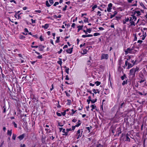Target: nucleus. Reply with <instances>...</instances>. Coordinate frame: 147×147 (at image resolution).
I'll return each mask as SVG.
<instances>
[{
  "label": "nucleus",
  "mask_w": 147,
  "mask_h": 147,
  "mask_svg": "<svg viewBox=\"0 0 147 147\" xmlns=\"http://www.w3.org/2000/svg\"><path fill=\"white\" fill-rule=\"evenodd\" d=\"M139 68V67H136V68H133L130 70L129 75L131 79L134 78L135 76V74L136 72H138Z\"/></svg>",
  "instance_id": "obj_1"
},
{
  "label": "nucleus",
  "mask_w": 147,
  "mask_h": 147,
  "mask_svg": "<svg viewBox=\"0 0 147 147\" xmlns=\"http://www.w3.org/2000/svg\"><path fill=\"white\" fill-rule=\"evenodd\" d=\"M129 57V58L127 59L125 61V65L123 66L124 68H125V67H126L128 65L127 68L129 69L130 68L134 66V64H132L128 62L129 61H130V57Z\"/></svg>",
  "instance_id": "obj_2"
},
{
  "label": "nucleus",
  "mask_w": 147,
  "mask_h": 147,
  "mask_svg": "<svg viewBox=\"0 0 147 147\" xmlns=\"http://www.w3.org/2000/svg\"><path fill=\"white\" fill-rule=\"evenodd\" d=\"M83 132L82 129H81V130L79 129L77 131L75 135V136L77 137V139H78L81 137Z\"/></svg>",
  "instance_id": "obj_3"
},
{
  "label": "nucleus",
  "mask_w": 147,
  "mask_h": 147,
  "mask_svg": "<svg viewBox=\"0 0 147 147\" xmlns=\"http://www.w3.org/2000/svg\"><path fill=\"white\" fill-rule=\"evenodd\" d=\"M139 77L140 80V81H139L140 83H142L145 81V79L144 78V75L142 73L139 75Z\"/></svg>",
  "instance_id": "obj_4"
},
{
  "label": "nucleus",
  "mask_w": 147,
  "mask_h": 147,
  "mask_svg": "<svg viewBox=\"0 0 147 147\" xmlns=\"http://www.w3.org/2000/svg\"><path fill=\"white\" fill-rule=\"evenodd\" d=\"M108 58L109 55L108 54L102 53L101 54L100 57V59L102 60L105 59L107 60L108 59Z\"/></svg>",
  "instance_id": "obj_5"
},
{
  "label": "nucleus",
  "mask_w": 147,
  "mask_h": 147,
  "mask_svg": "<svg viewBox=\"0 0 147 147\" xmlns=\"http://www.w3.org/2000/svg\"><path fill=\"white\" fill-rule=\"evenodd\" d=\"M125 103L124 102H123L121 103V104L120 105V106H119V107L118 109V111H117L116 112V115L119 114V112H118V111H120V109L122 108L123 107V106H125Z\"/></svg>",
  "instance_id": "obj_6"
},
{
  "label": "nucleus",
  "mask_w": 147,
  "mask_h": 147,
  "mask_svg": "<svg viewBox=\"0 0 147 147\" xmlns=\"http://www.w3.org/2000/svg\"><path fill=\"white\" fill-rule=\"evenodd\" d=\"M112 5H113L111 3H110L108 4V7L107 8V10L108 12H110L111 11V10L112 9Z\"/></svg>",
  "instance_id": "obj_7"
},
{
  "label": "nucleus",
  "mask_w": 147,
  "mask_h": 147,
  "mask_svg": "<svg viewBox=\"0 0 147 147\" xmlns=\"http://www.w3.org/2000/svg\"><path fill=\"white\" fill-rule=\"evenodd\" d=\"M116 128V126L113 125H112L110 127V131L112 132L113 134L115 132Z\"/></svg>",
  "instance_id": "obj_8"
},
{
  "label": "nucleus",
  "mask_w": 147,
  "mask_h": 147,
  "mask_svg": "<svg viewBox=\"0 0 147 147\" xmlns=\"http://www.w3.org/2000/svg\"><path fill=\"white\" fill-rule=\"evenodd\" d=\"M132 49L130 48H128L125 51V52L126 54L128 53H131Z\"/></svg>",
  "instance_id": "obj_9"
},
{
  "label": "nucleus",
  "mask_w": 147,
  "mask_h": 147,
  "mask_svg": "<svg viewBox=\"0 0 147 147\" xmlns=\"http://www.w3.org/2000/svg\"><path fill=\"white\" fill-rule=\"evenodd\" d=\"M129 21L130 22V26H135V22H133V20H132V17H129Z\"/></svg>",
  "instance_id": "obj_10"
},
{
  "label": "nucleus",
  "mask_w": 147,
  "mask_h": 147,
  "mask_svg": "<svg viewBox=\"0 0 147 147\" xmlns=\"http://www.w3.org/2000/svg\"><path fill=\"white\" fill-rule=\"evenodd\" d=\"M45 47L42 45H39L38 50L40 51H43L44 48Z\"/></svg>",
  "instance_id": "obj_11"
},
{
  "label": "nucleus",
  "mask_w": 147,
  "mask_h": 147,
  "mask_svg": "<svg viewBox=\"0 0 147 147\" xmlns=\"http://www.w3.org/2000/svg\"><path fill=\"white\" fill-rule=\"evenodd\" d=\"M121 133V128L120 127L118 128L117 129L116 131V135H117L119 136L120 134Z\"/></svg>",
  "instance_id": "obj_12"
},
{
  "label": "nucleus",
  "mask_w": 147,
  "mask_h": 147,
  "mask_svg": "<svg viewBox=\"0 0 147 147\" xmlns=\"http://www.w3.org/2000/svg\"><path fill=\"white\" fill-rule=\"evenodd\" d=\"M73 49V47L71 48L67 49L66 50V51L67 53L70 54H71L72 52Z\"/></svg>",
  "instance_id": "obj_13"
},
{
  "label": "nucleus",
  "mask_w": 147,
  "mask_h": 147,
  "mask_svg": "<svg viewBox=\"0 0 147 147\" xmlns=\"http://www.w3.org/2000/svg\"><path fill=\"white\" fill-rule=\"evenodd\" d=\"M66 133L65 134H63V135L65 136H68V132L69 131H71V128H67L66 129Z\"/></svg>",
  "instance_id": "obj_14"
},
{
  "label": "nucleus",
  "mask_w": 147,
  "mask_h": 147,
  "mask_svg": "<svg viewBox=\"0 0 147 147\" xmlns=\"http://www.w3.org/2000/svg\"><path fill=\"white\" fill-rule=\"evenodd\" d=\"M130 81H131L130 80H129L128 81V82H130V83H129V85H131V82H130ZM128 82V80L127 79V80L125 81V80L123 81V82L122 83V85H123V86H124V85L125 84H127V83Z\"/></svg>",
  "instance_id": "obj_15"
},
{
  "label": "nucleus",
  "mask_w": 147,
  "mask_h": 147,
  "mask_svg": "<svg viewBox=\"0 0 147 147\" xmlns=\"http://www.w3.org/2000/svg\"><path fill=\"white\" fill-rule=\"evenodd\" d=\"M25 136V134H23L21 135H20L18 137V138L21 140H22L24 137Z\"/></svg>",
  "instance_id": "obj_16"
},
{
  "label": "nucleus",
  "mask_w": 147,
  "mask_h": 147,
  "mask_svg": "<svg viewBox=\"0 0 147 147\" xmlns=\"http://www.w3.org/2000/svg\"><path fill=\"white\" fill-rule=\"evenodd\" d=\"M119 65V67H120L121 66V65L123 64V62L121 58H120L118 61Z\"/></svg>",
  "instance_id": "obj_17"
},
{
  "label": "nucleus",
  "mask_w": 147,
  "mask_h": 147,
  "mask_svg": "<svg viewBox=\"0 0 147 147\" xmlns=\"http://www.w3.org/2000/svg\"><path fill=\"white\" fill-rule=\"evenodd\" d=\"M83 27V25H81V26H77V28H78V30H77V32H79V31L82 29Z\"/></svg>",
  "instance_id": "obj_18"
},
{
  "label": "nucleus",
  "mask_w": 147,
  "mask_h": 147,
  "mask_svg": "<svg viewBox=\"0 0 147 147\" xmlns=\"http://www.w3.org/2000/svg\"><path fill=\"white\" fill-rule=\"evenodd\" d=\"M92 90L95 94H96L97 93H98V94L100 93V91L98 89H93Z\"/></svg>",
  "instance_id": "obj_19"
},
{
  "label": "nucleus",
  "mask_w": 147,
  "mask_h": 147,
  "mask_svg": "<svg viewBox=\"0 0 147 147\" xmlns=\"http://www.w3.org/2000/svg\"><path fill=\"white\" fill-rule=\"evenodd\" d=\"M63 67L65 68V72L67 74H69V68L66 67L65 66Z\"/></svg>",
  "instance_id": "obj_20"
},
{
  "label": "nucleus",
  "mask_w": 147,
  "mask_h": 147,
  "mask_svg": "<svg viewBox=\"0 0 147 147\" xmlns=\"http://www.w3.org/2000/svg\"><path fill=\"white\" fill-rule=\"evenodd\" d=\"M49 24H45L44 26H42V27L45 29H47L49 27Z\"/></svg>",
  "instance_id": "obj_21"
},
{
  "label": "nucleus",
  "mask_w": 147,
  "mask_h": 147,
  "mask_svg": "<svg viewBox=\"0 0 147 147\" xmlns=\"http://www.w3.org/2000/svg\"><path fill=\"white\" fill-rule=\"evenodd\" d=\"M129 18H125L123 20V24H125L126 23V22L129 21Z\"/></svg>",
  "instance_id": "obj_22"
},
{
  "label": "nucleus",
  "mask_w": 147,
  "mask_h": 147,
  "mask_svg": "<svg viewBox=\"0 0 147 147\" xmlns=\"http://www.w3.org/2000/svg\"><path fill=\"white\" fill-rule=\"evenodd\" d=\"M136 10V9H135V10H133L131 12V13L132 14L131 15V16H135L136 14V11L135 10Z\"/></svg>",
  "instance_id": "obj_23"
},
{
  "label": "nucleus",
  "mask_w": 147,
  "mask_h": 147,
  "mask_svg": "<svg viewBox=\"0 0 147 147\" xmlns=\"http://www.w3.org/2000/svg\"><path fill=\"white\" fill-rule=\"evenodd\" d=\"M59 61H57V63L59 64L60 66H61L62 62V59L60 58H59Z\"/></svg>",
  "instance_id": "obj_24"
},
{
  "label": "nucleus",
  "mask_w": 147,
  "mask_h": 147,
  "mask_svg": "<svg viewBox=\"0 0 147 147\" xmlns=\"http://www.w3.org/2000/svg\"><path fill=\"white\" fill-rule=\"evenodd\" d=\"M126 140H125V141L129 142L130 141V139L129 137V135L128 134H127L126 135Z\"/></svg>",
  "instance_id": "obj_25"
},
{
  "label": "nucleus",
  "mask_w": 147,
  "mask_h": 147,
  "mask_svg": "<svg viewBox=\"0 0 147 147\" xmlns=\"http://www.w3.org/2000/svg\"><path fill=\"white\" fill-rule=\"evenodd\" d=\"M146 32H145L144 34L142 36H141V37H142V40H144L146 37Z\"/></svg>",
  "instance_id": "obj_26"
},
{
  "label": "nucleus",
  "mask_w": 147,
  "mask_h": 147,
  "mask_svg": "<svg viewBox=\"0 0 147 147\" xmlns=\"http://www.w3.org/2000/svg\"><path fill=\"white\" fill-rule=\"evenodd\" d=\"M119 115H122V116L121 117H125L127 115V114H126V113H121V112H119Z\"/></svg>",
  "instance_id": "obj_27"
},
{
  "label": "nucleus",
  "mask_w": 147,
  "mask_h": 147,
  "mask_svg": "<svg viewBox=\"0 0 147 147\" xmlns=\"http://www.w3.org/2000/svg\"><path fill=\"white\" fill-rule=\"evenodd\" d=\"M12 134V129L10 130H8L7 132V134L9 136H11Z\"/></svg>",
  "instance_id": "obj_28"
},
{
  "label": "nucleus",
  "mask_w": 147,
  "mask_h": 147,
  "mask_svg": "<svg viewBox=\"0 0 147 147\" xmlns=\"http://www.w3.org/2000/svg\"><path fill=\"white\" fill-rule=\"evenodd\" d=\"M46 5L48 7H49L51 6V5L49 3L48 0L46 1Z\"/></svg>",
  "instance_id": "obj_29"
},
{
  "label": "nucleus",
  "mask_w": 147,
  "mask_h": 147,
  "mask_svg": "<svg viewBox=\"0 0 147 147\" xmlns=\"http://www.w3.org/2000/svg\"><path fill=\"white\" fill-rule=\"evenodd\" d=\"M90 107H92L91 111H93V109L96 108V106L95 105H92Z\"/></svg>",
  "instance_id": "obj_30"
},
{
  "label": "nucleus",
  "mask_w": 147,
  "mask_h": 147,
  "mask_svg": "<svg viewBox=\"0 0 147 147\" xmlns=\"http://www.w3.org/2000/svg\"><path fill=\"white\" fill-rule=\"evenodd\" d=\"M132 16V20H133V22L136 21L137 20V18L135 16Z\"/></svg>",
  "instance_id": "obj_31"
},
{
  "label": "nucleus",
  "mask_w": 147,
  "mask_h": 147,
  "mask_svg": "<svg viewBox=\"0 0 147 147\" xmlns=\"http://www.w3.org/2000/svg\"><path fill=\"white\" fill-rule=\"evenodd\" d=\"M121 95V92L120 91H119L118 93L117 96V99L118 100H119L120 97Z\"/></svg>",
  "instance_id": "obj_32"
},
{
  "label": "nucleus",
  "mask_w": 147,
  "mask_h": 147,
  "mask_svg": "<svg viewBox=\"0 0 147 147\" xmlns=\"http://www.w3.org/2000/svg\"><path fill=\"white\" fill-rule=\"evenodd\" d=\"M94 84L96 85V86H98L100 84L101 82L99 81H97L95 82Z\"/></svg>",
  "instance_id": "obj_33"
},
{
  "label": "nucleus",
  "mask_w": 147,
  "mask_h": 147,
  "mask_svg": "<svg viewBox=\"0 0 147 147\" xmlns=\"http://www.w3.org/2000/svg\"><path fill=\"white\" fill-rule=\"evenodd\" d=\"M67 105H69L71 104V101L70 100L68 99L67 100Z\"/></svg>",
  "instance_id": "obj_34"
},
{
  "label": "nucleus",
  "mask_w": 147,
  "mask_h": 147,
  "mask_svg": "<svg viewBox=\"0 0 147 147\" xmlns=\"http://www.w3.org/2000/svg\"><path fill=\"white\" fill-rule=\"evenodd\" d=\"M3 113H5L6 111V107L5 105L3 107Z\"/></svg>",
  "instance_id": "obj_35"
},
{
  "label": "nucleus",
  "mask_w": 147,
  "mask_h": 147,
  "mask_svg": "<svg viewBox=\"0 0 147 147\" xmlns=\"http://www.w3.org/2000/svg\"><path fill=\"white\" fill-rule=\"evenodd\" d=\"M84 18H85V19L84 20V21L85 23H86V22L88 23L89 22L88 21V18H87L85 17H84Z\"/></svg>",
  "instance_id": "obj_36"
},
{
  "label": "nucleus",
  "mask_w": 147,
  "mask_h": 147,
  "mask_svg": "<svg viewBox=\"0 0 147 147\" xmlns=\"http://www.w3.org/2000/svg\"><path fill=\"white\" fill-rule=\"evenodd\" d=\"M71 110L72 111V113H71V115L73 116L74 114L76 112L77 110L74 111L73 109H72V110Z\"/></svg>",
  "instance_id": "obj_37"
},
{
  "label": "nucleus",
  "mask_w": 147,
  "mask_h": 147,
  "mask_svg": "<svg viewBox=\"0 0 147 147\" xmlns=\"http://www.w3.org/2000/svg\"><path fill=\"white\" fill-rule=\"evenodd\" d=\"M60 37L58 36L57 37V40L55 41V42L56 43H58L60 42L59 40Z\"/></svg>",
  "instance_id": "obj_38"
},
{
  "label": "nucleus",
  "mask_w": 147,
  "mask_h": 147,
  "mask_svg": "<svg viewBox=\"0 0 147 147\" xmlns=\"http://www.w3.org/2000/svg\"><path fill=\"white\" fill-rule=\"evenodd\" d=\"M41 141L42 143L44 144L45 143V138L42 137L41 138Z\"/></svg>",
  "instance_id": "obj_39"
},
{
  "label": "nucleus",
  "mask_w": 147,
  "mask_h": 147,
  "mask_svg": "<svg viewBox=\"0 0 147 147\" xmlns=\"http://www.w3.org/2000/svg\"><path fill=\"white\" fill-rule=\"evenodd\" d=\"M92 30L90 28H87L86 29V31L87 33L88 32L89 33H90L91 32Z\"/></svg>",
  "instance_id": "obj_40"
},
{
  "label": "nucleus",
  "mask_w": 147,
  "mask_h": 147,
  "mask_svg": "<svg viewBox=\"0 0 147 147\" xmlns=\"http://www.w3.org/2000/svg\"><path fill=\"white\" fill-rule=\"evenodd\" d=\"M25 38V37L22 35H20L19 36V38L20 39H24Z\"/></svg>",
  "instance_id": "obj_41"
},
{
  "label": "nucleus",
  "mask_w": 147,
  "mask_h": 147,
  "mask_svg": "<svg viewBox=\"0 0 147 147\" xmlns=\"http://www.w3.org/2000/svg\"><path fill=\"white\" fill-rule=\"evenodd\" d=\"M136 12L137 16H139L141 15V13L140 11H136Z\"/></svg>",
  "instance_id": "obj_42"
},
{
  "label": "nucleus",
  "mask_w": 147,
  "mask_h": 147,
  "mask_svg": "<svg viewBox=\"0 0 147 147\" xmlns=\"http://www.w3.org/2000/svg\"><path fill=\"white\" fill-rule=\"evenodd\" d=\"M17 92L20 93L21 91V88L20 87L17 88Z\"/></svg>",
  "instance_id": "obj_43"
},
{
  "label": "nucleus",
  "mask_w": 147,
  "mask_h": 147,
  "mask_svg": "<svg viewBox=\"0 0 147 147\" xmlns=\"http://www.w3.org/2000/svg\"><path fill=\"white\" fill-rule=\"evenodd\" d=\"M31 98H32V100H36V97L33 94H32V95H31L30 96Z\"/></svg>",
  "instance_id": "obj_44"
},
{
  "label": "nucleus",
  "mask_w": 147,
  "mask_h": 147,
  "mask_svg": "<svg viewBox=\"0 0 147 147\" xmlns=\"http://www.w3.org/2000/svg\"><path fill=\"white\" fill-rule=\"evenodd\" d=\"M67 6V5H65L64 7L63 8L62 10L63 11H65L66 10Z\"/></svg>",
  "instance_id": "obj_45"
},
{
  "label": "nucleus",
  "mask_w": 147,
  "mask_h": 147,
  "mask_svg": "<svg viewBox=\"0 0 147 147\" xmlns=\"http://www.w3.org/2000/svg\"><path fill=\"white\" fill-rule=\"evenodd\" d=\"M136 61V59L135 61H134V60H132L131 59V62L132 63V64H134V66L135 65V63Z\"/></svg>",
  "instance_id": "obj_46"
},
{
  "label": "nucleus",
  "mask_w": 147,
  "mask_h": 147,
  "mask_svg": "<svg viewBox=\"0 0 147 147\" xmlns=\"http://www.w3.org/2000/svg\"><path fill=\"white\" fill-rule=\"evenodd\" d=\"M127 78V77H126V75L125 74H124L123 75V76H122L121 77V79L122 80H123L125 78Z\"/></svg>",
  "instance_id": "obj_47"
},
{
  "label": "nucleus",
  "mask_w": 147,
  "mask_h": 147,
  "mask_svg": "<svg viewBox=\"0 0 147 147\" xmlns=\"http://www.w3.org/2000/svg\"><path fill=\"white\" fill-rule=\"evenodd\" d=\"M16 135L14 134H13L12 136V139L13 140H15L16 139Z\"/></svg>",
  "instance_id": "obj_48"
},
{
  "label": "nucleus",
  "mask_w": 147,
  "mask_h": 147,
  "mask_svg": "<svg viewBox=\"0 0 147 147\" xmlns=\"http://www.w3.org/2000/svg\"><path fill=\"white\" fill-rule=\"evenodd\" d=\"M100 34L99 33H94L93 34V35L94 36H96L99 35H100Z\"/></svg>",
  "instance_id": "obj_49"
},
{
  "label": "nucleus",
  "mask_w": 147,
  "mask_h": 147,
  "mask_svg": "<svg viewBox=\"0 0 147 147\" xmlns=\"http://www.w3.org/2000/svg\"><path fill=\"white\" fill-rule=\"evenodd\" d=\"M134 41H135L137 40V38L136 34H134Z\"/></svg>",
  "instance_id": "obj_50"
},
{
  "label": "nucleus",
  "mask_w": 147,
  "mask_h": 147,
  "mask_svg": "<svg viewBox=\"0 0 147 147\" xmlns=\"http://www.w3.org/2000/svg\"><path fill=\"white\" fill-rule=\"evenodd\" d=\"M65 94H66V96L68 97H69L70 96V94L66 91H65Z\"/></svg>",
  "instance_id": "obj_51"
},
{
  "label": "nucleus",
  "mask_w": 147,
  "mask_h": 147,
  "mask_svg": "<svg viewBox=\"0 0 147 147\" xmlns=\"http://www.w3.org/2000/svg\"><path fill=\"white\" fill-rule=\"evenodd\" d=\"M103 146L100 144H98L96 145V147H103Z\"/></svg>",
  "instance_id": "obj_52"
},
{
  "label": "nucleus",
  "mask_w": 147,
  "mask_h": 147,
  "mask_svg": "<svg viewBox=\"0 0 147 147\" xmlns=\"http://www.w3.org/2000/svg\"><path fill=\"white\" fill-rule=\"evenodd\" d=\"M97 99L96 98L94 100H91V102L92 104L94 103L95 102H96L97 101Z\"/></svg>",
  "instance_id": "obj_53"
},
{
  "label": "nucleus",
  "mask_w": 147,
  "mask_h": 147,
  "mask_svg": "<svg viewBox=\"0 0 147 147\" xmlns=\"http://www.w3.org/2000/svg\"><path fill=\"white\" fill-rule=\"evenodd\" d=\"M121 17L119 16H116L115 17V20H117L118 21L121 19Z\"/></svg>",
  "instance_id": "obj_54"
},
{
  "label": "nucleus",
  "mask_w": 147,
  "mask_h": 147,
  "mask_svg": "<svg viewBox=\"0 0 147 147\" xmlns=\"http://www.w3.org/2000/svg\"><path fill=\"white\" fill-rule=\"evenodd\" d=\"M140 5L141 6H142L144 9H146V7L144 5V4L143 3H140Z\"/></svg>",
  "instance_id": "obj_55"
},
{
  "label": "nucleus",
  "mask_w": 147,
  "mask_h": 147,
  "mask_svg": "<svg viewBox=\"0 0 147 147\" xmlns=\"http://www.w3.org/2000/svg\"><path fill=\"white\" fill-rule=\"evenodd\" d=\"M37 58L38 59H41L42 58V55H39L37 57Z\"/></svg>",
  "instance_id": "obj_56"
},
{
  "label": "nucleus",
  "mask_w": 147,
  "mask_h": 147,
  "mask_svg": "<svg viewBox=\"0 0 147 147\" xmlns=\"http://www.w3.org/2000/svg\"><path fill=\"white\" fill-rule=\"evenodd\" d=\"M49 1L51 5L53 4L54 3L53 0H49Z\"/></svg>",
  "instance_id": "obj_57"
},
{
  "label": "nucleus",
  "mask_w": 147,
  "mask_h": 147,
  "mask_svg": "<svg viewBox=\"0 0 147 147\" xmlns=\"http://www.w3.org/2000/svg\"><path fill=\"white\" fill-rule=\"evenodd\" d=\"M12 123L13 124V125H14V127H15V128H17V124L15 123V122L14 121H13V122H12Z\"/></svg>",
  "instance_id": "obj_58"
},
{
  "label": "nucleus",
  "mask_w": 147,
  "mask_h": 147,
  "mask_svg": "<svg viewBox=\"0 0 147 147\" xmlns=\"http://www.w3.org/2000/svg\"><path fill=\"white\" fill-rule=\"evenodd\" d=\"M45 130L46 131L47 133H50V129H49L48 128H45Z\"/></svg>",
  "instance_id": "obj_59"
},
{
  "label": "nucleus",
  "mask_w": 147,
  "mask_h": 147,
  "mask_svg": "<svg viewBox=\"0 0 147 147\" xmlns=\"http://www.w3.org/2000/svg\"><path fill=\"white\" fill-rule=\"evenodd\" d=\"M97 5H96L93 6L92 8V9L93 10H94L95 9L97 8Z\"/></svg>",
  "instance_id": "obj_60"
},
{
  "label": "nucleus",
  "mask_w": 147,
  "mask_h": 147,
  "mask_svg": "<svg viewBox=\"0 0 147 147\" xmlns=\"http://www.w3.org/2000/svg\"><path fill=\"white\" fill-rule=\"evenodd\" d=\"M101 12L100 11H98L97 12V15H98L100 17L101 16Z\"/></svg>",
  "instance_id": "obj_61"
},
{
  "label": "nucleus",
  "mask_w": 147,
  "mask_h": 147,
  "mask_svg": "<svg viewBox=\"0 0 147 147\" xmlns=\"http://www.w3.org/2000/svg\"><path fill=\"white\" fill-rule=\"evenodd\" d=\"M59 2H55L54 4L53 5V6H56L57 5H59Z\"/></svg>",
  "instance_id": "obj_62"
},
{
  "label": "nucleus",
  "mask_w": 147,
  "mask_h": 147,
  "mask_svg": "<svg viewBox=\"0 0 147 147\" xmlns=\"http://www.w3.org/2000/svg\"><path fill=\"white\" fill-rule=\"evenodd\" d=\"M40 39L41 41H42L44 40V38L42 37V35H41L39 38Z\"/></svg>",
  "instance_id": "obj_63"
},
{
  "label": "nucleus",
  "mask_w": 147,
  "mask_h": 147,
  "mask_svg": "<svg viewBox=\"0 0 147 147\" xmlns=\"http://www.w3.org/2000/svg\"><path fill=\"white\" fill-rule=\"evenodd\" d=\"M26 145L24 144H21L20 145V147H26Z\"/></svg>",
  "instance_id": "obj_64"
}]
</instances>
